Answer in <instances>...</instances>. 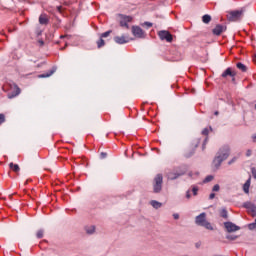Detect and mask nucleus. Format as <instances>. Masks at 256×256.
Segmentation results:
<instances>
[{"label": "nucleus", "instance_id": "34", "mask_svg": "<svg viewBox=\"0 0 256 256\" xmlns=\"http://www.w3.org/2000/svg\"><path fill=\"white\" fill-rule=\"evenodd\" d=\"M144 25H146V27H153V23L151 22H145Z\"/></svg>", "mask_w": 256, "mask_h": 256}, {"label": "nucleus", "instance_id": "25", "mask_svg": "<svg viewBox=\"0 0 256 256\" xmlns=\"http://www.w3.org/2000/svg\"><path fill=\"white\" fill-rule=\"evenodd\" d=\"M221 190V186H219V184H215L214 186H213V188H212V191L214 192V193H217V192H219Z\"/></svg>", "mask_w": 256, "mask_h": 256}, {"label": "nucleus", "instance_id": "21", "mask_svg": "<svg viewBox=\"0 0 256 256\" xmlns=\"http://www.w3.org/2000/svg\"><path fill=\"white\" fill-rule=\"evenodd\" d=\"M10 169L14 171L15 173H19V165L10 163L9 165Z\"/></svg>", "mask_w": 256, "mask_h": 256}, {"label": "nucleus", "instance_id": "2", "mask_svg": "<svg viewBox=\"0 0 256 256\" xmlns=\"http://www.w3.org/2000/svg\"><path fill=\"white\" fill-rule=\"evenodd\" d=\"M195 223L200 227H205L208 231H213V225H211V222L207 221V214L205 212L196 216Z\"/></svg>", "mask_w": 256, "mask_h": 256}, {"label": "nucleus", "instance_id": "24", "mask_svg": "<svg viewBox=\"0 0 256 256\" xmlns=\"http://www.w3.org/2000/svg\"><path fill=\"white\" fill-rule=\"evenodd\" d=\"M97 47H98V49H101V47H105V40H103V38H100L97 41Z\"/></svg>", "mask_w": 256, "mask_h": 256}, {"label": "nucleus", "instance_id": "1", "mask_svg": "<svg viewBox=\"0 0 256 256\" xmlns=\"http://www.w3.org/2000/svg\"><path fill=\"white\" fill-rule=\"evenodd\" d=\"M230 153L231 149L229 148V146H223L222 148H220L213 160L214 167H216V169H219L221 167V163L229 158Z\"/></svg>", "mask_w": 256, "mask_h": 256}, {"label": "nucleus", "instance_id": "4", "mask_svg": "<svg viewBox=\"0 0 256 256\" xmlns=\"http://www.w3.org/2000/svg\"><path fill=\"white\" fill-rule=\"evenodd\" d=\"M9 87L10 92L8 93V99H14V97H17L21 94V89L19 88V86H17V84L12 82L9 84Z\"/></svg>", "mask_w": 256, "mask_h": 256}, {"label": "nucleus", "instance_id": "43", "mask_svg": "<svg viewBox=\"0 0 256 256\" xmlns=\"http://www.w3.org/2000/svg\"><path fill=\"white\" fill-rule=\"evenodd\" d=\"M57 10L59 11V13H61V6H58Z\"/></svg>", "mask_w": 256, "mask_h": 256}, {"label": "nucleus", "instance_id": "5", "mask_svg": "<svg viewBox=\"0 0 256 256\" xmlns=\"http://www.w3.org/2000/svg\"><path fill=\"white\" fill-rule=\"evenodd\" d=\"M161 189H163V175L158 174L154 178V193H161Z\"/></svg>", "mask_w": 256, "mask_h": 256}, {"label": "nucleus", "instance_id": "35", "mask_svg": "<svg viewBox=\"0 0 256 256\" xmlns=\"http://www.w3.org/2000/svg\"><path fill=\"white\" fill-rule=\"evenodd\" d=\"M100 157H101L102 159H105V157H107V153L101 152Z\"/></svg>", "mask_w": 256, "mask_h": 256}, {"label": "nucleus", "instance_id": "16", "mask_svg": "<svg viewBox=\"0 0 256 256\" xmlns=\"http://www.w3.org/2000/svg\"><path fill=\"white\" fill-rule=\"evenodd\" d=\"M251 187V178H249L243 185V191L246 194H249V188Z\"/></svg>", "mask_w": 256, "mask_h": 256}, {"label": "nucleus", "instance_id": "18", "mask_svg": "<svg viewBox=\"0 0 256 256\" xmlns=\"http://www.w3.org/2000/svg\"><path fill=\"white\" fill-rule=\"evenodd\" d=\"M150 205H152L154 209H161V207H163V204L157 200H152Z\"/></svg>", "mask_w": 256, "mask_h": 256}, {"label": "nucleus", "instance_id": "10", "mask_svg": "<svg viewBox=\"0 0 256 256\" xmlns=\"http://www.w3.org/2000/svg\"><path fill=\"white\" fill-rule=\"evenodd\" d=\"M224 227L228 233H233L235 231H239V226L235 225L232 222H225Z\"/></svg>", "mask_w": 256, "mask_h": 256}, {"label": "nucleus", "instance_id": "40", "mask_svg": "<svg viewBox=\"0 0 256 256\" xmlns=\"http://www.w3.org/2000/svg\"><path fill=\"white\" fill-rule=\"evenodd\" d=\"M173 217H174V219H176V220H177V219H179V214L174 213V214H173Z\"/></svg>", "mask_w": 256, "mask_h": 256}, {"label": "nucleus", "instance_id": "22", "mask_svg": "<svg viewBox=\"0 0 256 256\" xmlns=\"http://www.w3.org/2000/svg\"><path fill=\"white\" fill-rule=\"evenodd\" d=\"M202 21L203 23H211V16L209 14H205L203 17H202Z\"/></svg>", "mask_w": 256, "mask_h": 256}, {"label": "nucleus", "instance_id": "14", "mask_svg": "<svg viewBox=\"0 0 256 256\" xmlns=\"http://www.w3.org/2000/svg\"><path fill=\"white\" fill-rule=\"evenodd\" d=\"M227 28L221 24H218L214 29H213V33L214 35H221V33H223V31H225Z\"/></svg>", "mask_w": 256, "mask_h": 256}, {"label": "nucleus", "instance_id": "26", "mask_svg": "<svg viewBox=\"0 0 256 256\" xmlns=\"http://www.w3.org/2000/svg\"><path fill=\"white\" fill-rule=\"evenodd\" d=\"M43 233H44L43 230H38L36 233L37 239H43Z\"/></svg>", "mask_w": 256, "mask_h": 256}, {"label": "nucleus", "instance_id": "6", "mask_svg": "<svg viewBox=\"0 0 256 256\" xmlns=\"http://www.w3.org/2000/svg\"><path fill=\"white\" fill-rule=\"evenodd\" d=\"M132 35L137 39H145V31H143L139 26L132 27Z\"/></svg>", "mask_w": 256, "mask_h": 256}, {"label": "nucleus", "instance_id": "42", "mask_svg": "<svg viewBox=\"0 0 256 256\" xmlns=\"http://www.w3.org/2000/svg\"><path fill=\"white\" fill-rule=\"evenodd\" d=\"M252 140H253L254 143H256V134H254V135L252 136Z\"/></svg>", "mask_w": 256, "mask_h": 256}, {"label": "nucleus", "instance_id": "29", "mask_svg": "<svg viewBox=\"0 0 256 256\" xmlns=\"http://www.w3.org/2000/svg\"><path fill=\"white\" fill-rule=\"evenodd\" d=\"M213 179V175H209V176H207L205 179H204V181H203V183H210V181Z\"/></svg>", "mask_w": 256, "mask_h": 256}, {"label": "nucleus", "instance_id": "12", "mask_svg": "<svg viewBox=\"0 0 256 256\" xmlns=\"http://www.w3.org/2000/svg\"><path fill=\"white\" fill-rule=\"evenodd\" d=\"M237 75V72L231 68H227L223 73L222 77H232V81H235V76Z\"/></svg>", "mask_w": 256, "mask_h": 256}, {"label": "nucleus", "instance_id": "30", "mask_svg": "<svg viewBox=\"0 0 256 256\" xmlns=\"http://www.w3.org/2000/svg\"><path fill=\"white\" fill-rule=\"evenodd\" d=\"M5 123V114H0V125Z\"/></svg>", "mask_w": 256, "mask_h": 256}, {"label": "nucleus", "instance_id": "11", "mask_svg": "<svg viewBox=\"0 0 256 256\" xmlns=\"http://www.w3.org/2000/svg\"><path fill=\"white\" fill-rule=\"evenodd\" d=\"M243 207L248 210L249 213H252L253 217H256V206L251 202H245Z\"/></svg>", "mask_w": 256, "mask_h": 256}, {"label": "nucleus", "instance_id": "32", "mask_svg": "<svg viewBox=\"0 0 256 256\" xmlns=\"http://www.w3.org/2000/svg\"><path fill=\"white\" fill-rule=\"evenodd\" d=\"M255 227H256L255 223H251V224L248 225V228H249L251 231H253V229H255Z\"/></svg>", "mask_w": 256, "mask_h": 256}, {"label": "nucleus", "instance_id": "37", "mask_svg": "<svg viewBox=\"0 0 256 256\" xmlns=\"http://www.w3.org/2000/svg\"><path fill=\"white\" fill-rule=\"evenodd\" d=\"M252 175H253L254 179H256V169L255 168L252 169Z\"/></svg>", "mask_w": 256, "mask_h": 256}, {"label": "nucleus", "instance_id": "9", "mask_svg": "<svg viewBox=\"0 0 256 256\" xmlns=\"http://www.w3.org/2000/svg\"><path fill=\"white\" fill-rule=\"evenodd\" d=\"M241 15H243V10L232 11L229 13V20L238 21V19H241Z\"/></svg>", "mask_w": 256, "mask_h": 256}, {"label": "nucleus", "instance_id": "31", "mask_svg": "<svg viewBox=\"0 0 256 256\" xmlns=\"http://www.w3.org/2000/svg\"><path fill=\"white\" fill-rule=\"evenodd\" d=\"M202 135H209V129L208 128H204L202 130Z\"/></svg>", "mask_w": 256, "mask_h": 256}, {"label": "nucleus", "instance_id": "23", "mask_svg": "<svg viewBox=\"0 0 256 256\" xmlns=\"http://www.w3.org/2000/svg\"><path fill=\"white\" fill-rule=\"evenodd\" d=\"M220 217H223V219H227V217H229V214L227 212V209L223 208L221 211H220Z\"/></svg>", "mask_w": 256, "mask_h": 256}, {"label": "nucleus", "instance_id": "38", "mask_svg": "<svg viewBox=\"0 0 256 256\" xmlns=\"http://www.w3.org/2000/svg\"><path fill=\"white\" fill-rule=\"evenodd\" d=\"M251 150H247V152H246V157H251Z\"/></svg>", "mask_w": 256, "mask_h": 256}, {"label": "nucleus", "instance_id": "27", "mask_svg": "<svg viewBox=\"0 0 256 256\" xmlns=\"http://www.w3.org/2000/svg\"><path fill=\"white\" fill-rule=\"evenodd\" d=\"M110 35H111V30L102 33L100 37L103 39V38L109 37Z\"/></svg>", "mask_w": 256, "mask_h": 256}, {"label": "nucleus", "instance_id": "13", "mask_svg": "<svg viewBox=\"0 0 256 256\" xmlns=\"http://www.w3.org/2000/svg\"><path fill=\"white\" fill-rule=\"evenodd\" d=\"M114 41H115V43H117L118 45H125V43H129V37H125V36H116V37H114Z\"/></svg>", "mask_w": 256, "mask_h": 256}, {"label": "nucleus", "instance_id": "44", "mask_svg": "<svg viewBox=\"0 0 256 256\" xmlns=\"http://www.w3.org/2000/svg\"><path fill=\"white\" fill-rule=\"evenodd\" d=\"M189 177H193V173L192 172L189 173Z\"/></svg>", "mask_w": 256, "mask_h": 256}, {"label": "nucleus", "instance_id": "36", "mask_svg": "<svg viewBox=\"0 0 256 256\" xmlns=\"http://www.w3.org/2000/svg\"><path fill=\"white\" fill-rule=\"evenodd\" d=\"M235 161H237V158H233L232 160H230V161L228 162V165H232V163H235Z\"/></svg>", "mask_w": 256, "mask_h": 256}, {"label": "nucleus", "instance_id": "7", "mask_svg": "<svg viewBox=\"0 0 256 256\" xmlns=\"http://www.w3.org/2000/svg\"><path fill=\"white\" fill-rule=\"evenodd\" d=\"M158 37H160L161 41H167L168 43L173 41V35L169 31L162 30L158 32Z\"/></svg>", "mask_w": 256, "mask_h": 256}, {"label": "nucleus", "instance_id": "3", "mask_svg": "<svg viewBox=\"0 0 256 256\" xmlns=\"http://www.w3.org/2000/svg\"><path fill=\"white\" fill-rule=\"evenodd\" d=\"M185 173H187V168L182 167L180 169L168 171V172H166V175H167L168 179L173 181L175 179H178V177H181V175H185Z\"/></svg>", "mask_w": 256, "mask_h": 256}, {"label": "nucleus", "instance_id": "17", "mask_svg": "<svg viewBox=\"0 0 256 256\" xmlns=\"http://www.w3.org/2000/svg\"><path fill=\"white\" fill-rule=\"evenodd\" d=\"M39 23L40 25H47V23H49V18H47V15H40Z\"/></svg>", "mask_w": 256, "mask_h": 256}, {"label": "nucleus", "instance_id": "45", "mask_svg": "<svg viewBox=\"0 0 256 256\" xmlns=\"http://www.w3.org/2000/svg\"><path fill=\"white\" fill-rule=\"evenodd\" d=\"M214 115H219V112H218V111H216V112L214 113Z\"/></svg>", "mask_w": 256, "mask_h": 256}, {"label": "nucleus", "instance_id": "28", "mask_svg": "<svg viewBox=\"0 0 256 256\" xmlns=\"http://www.w3.org/2000/svg\"><path fill=\"white\" fill-rule=\"evenodd\" d=\"M198 191H199V187H197V186H192V193H193L194 196L197 195Z\"/></svg>", "mask_w": 256, "mask_h": 256}, {"label": "nucleus", "instance_id": "41", "mask_svg": "<svg viewBox=\"0 0 256 256\" xmlns=\"http://www.w3.org/2000/svg\"><path fill=\"white\" fill-rule=\"evenodd\" d=\"M215 197V193H211L210 195H209V199H213Z\"/></svg>", "mask_w": 256, "mask_h": 256}, {"label": "nucleus", "instance_id": "39", "mask_svg": "<svg viewBox=\"0 0 256 256\" xmlns=\"http://www.w3.org/2000/svg\"><path fill=\"white\" fill-rule=\"evenodd\" d=\"M207 145V138H205L202 149H205V146Z\"/></svg>", "mask_w": 256, "mask_h": 256}, {"label": "nucleus", "instance_id": "15", "mask_svg": "<svg viewBox=\"0 0 256 256\" xmlns=\"http://www.w3.org/2000/svg\"><path fill=\"white\" fill-rule=\"evenodd\" d=\"M55 71H57V68H52L49 72L40 74L38 77H39V79H45L46 77H51V75H53V73H55Z\"/></svg>", "mask_w": 256, "mask_h": 256}, {"label": "nucleus", "instance_id": "19", "mask_svg": "<svg viewBox=\"0 0 256 256\" xmlns=\"http://www.w3.org/2000/svg\"><path fill=\"white\" fill-rule=\"evenodd\" d=\"M85 231L87 235H93V233H95V226L94 225L86 226Z\"/></svg>", "mask_w": 256, "mask_h": 256}, {"label": "nucleus", "instance_id": "8", "mask_svg": "<svg viewBox=\"0 0 256 256\" xmlns=\"http://www.w3.org/2000/svg\"><path fill=\"white\" fill-rule=\"evenodd\" d=\"M119 17H120V26L121 27H126V29H129V24L128 23H131V21H133V17L125 16L123 14H120Z\"/></svg>", "mask_w": 256, "mask_h": 256}, {"label": "nucleus", "instance_id": "46", "mask_svg": "<svg viewBox=\"0 0 256 256\" xmlns=\"http://www.w3.org/2000/svg\"><path fill=\"white\" fill-rule=\"evenodd\" d=\"M65 36H60V39H64Z\"/></svg>", "mask_w": 256, "mask_h": 256}, {"label": "nucleus", "instance_id": "33", "mask_svg": "<svg viewBox=\"0 0 256 256\" xmlns=\"http://www.w3.org/2000/svg\"><path fill=\"white\" fill-rule=\"evenodd\" d=\"M186 199H191V190H187Z\"/></svg>", "mask_w": 256, "mask_h": 256}, {"label": "nucleus", "instance_id": "20", "mask_svg": "<svg viewBox=\"0 0 256 256\" xmlns=\"http://www.w3.org/2000/svg\"><path fill=\"white\" fill-rule=\"evenodd\" d=\"M237 69H239L240 71H242V73H245L247 71V66H245V64L238 62L236 64Z\"/></svg>", "mask_w": 256, "mask_h": 256}]
</instances>
